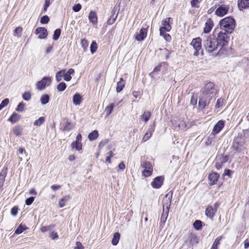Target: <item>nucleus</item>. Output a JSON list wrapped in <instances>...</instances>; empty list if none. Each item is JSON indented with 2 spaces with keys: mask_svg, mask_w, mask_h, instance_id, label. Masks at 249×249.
Segmentation results:
<instances>
[{
  "mask_svg": "<svg viewBox=\"0 0 249 249\" xmlns=\"http://www.w3.org/2000/svg\"><path fill=\"white\" fill-rule=\"evenodd\" d=\"M9 100L8 98L4 99L1 103L0 105L1 106H2L3 107L7 106L8 104H9Z\"/></svg>",
  "mask_w": 249,
  "mask_h": 249,
  "instance_id": "nucleus-61",
  "label": "nucleus"
},
{
  "mask_svg": "<svg viewBox=\"0 0 249 249\" xmlns=\"http://www.w3.org/2000/svg\"><path fill=\"white\" fill-rule=\"evenodd\" d=\"M27 229L25 225H20L15 231V233L19 234Z\"/></svg>",
  "mask_w": 249,
  "mask_h": 249,
  "instance_id": "nucleus-40",
  "label": "nucleus"
},
{
  "mask_svg": "<svg viewBox=\"0 0 249 249\" xmlns=\"http://www.w3.org/2000/svg\"><path fill=\"white\" fill-rule=\"evenodd\" d=\"M229 34L227 32L223 31L218 33L216 39L217 43L219 46L221 47V48L217 53V55L221 56L225 54V52L227 50L226 46L228 44L230 40Z\"/></svg>",
  "mask_w": 249,
  "mask_h": 249,
  "instance_id": "nucleus-2",
  "label": "nucleus"
},
{
  "mask_svg": "<svg viewBox=\"0 0 249 249\" xmlns=\"http://www.w3.org/2000/svg\"><path fill=\"white\" fill-rule=\"evenodd\" d=\"M229 9V6L221 5L216 10L215 12V15L219 17H223L227 14Z\"/></svg>",
  "mask_w": 249,
  "mask_h": 249,
  "instance_id": "nucleus-13",
  "label": "nucleus"
},
{
  "mask_svg": "<svg viewBox=\"0 0 249 249\" xmlns=\"http://www.w3.org/2000/svg\"><path fill=\"white\" fill-rule=\"evenodd\" d=\"M188 246L190 248L193 247L194 245H196L198 243L197 237L196 235L193 233H191L188 237L187 240Z\"/></svg>",
  "mask_w": 249,
  "mask_h": 249,
  "instance_id": "nucleus-15",
  "label": "nucleus"
},
{
  "mask_svg": "<svg viewBox=\"0 0 249 249\" xmlns=\"http://www.w3.org/2000/svg\"><path fill=\"white\" fill-rule=\"evenodd\" d=\"M22 31V28L21 27H17L14 32V36H16L18 37H20L21 36V33Z\"/></svg>",
  "mask_w": 249,
  "mask_h": 249,
  "instance_id": "nucleus-39",
  "label": "nucleus"
},
{
  "mask_svg": "<svg viewBox=\"0 0 249 249\" xmlns=\"http://www.w3.org/2000/svg\"><path fill=\"white\" fill-rule=\"evenodd\" d=\"M216 211L211 206H208L205 210V214L208 217L213 219Z\"/></svg>",
  "mask_w": 249,
  "mask_h": 249,
  "instance_id": "nucleus-19",
  "label": "nucleus"
},
{
  "mask_svg": "<svg viewBox=\"0 0 249 249\" xmlns=\"http://www.w3.org/2000/svg\"><path fill=\"white\" fill-rule=\"evenodd\" d=\"M69 195L65 196L60 199L58 202V205L60 208H63L65 206L66 202L70 199Z\"/></svg>",
  "mask_w": 249,
  "mask_h": 249,
  "instance_id": "nucleus-26",
  "label": "nucleus"
},
{
  "mask_svg": "<svg viewBox=\"0 0 249 249\" xmlns=\"http://www.w3.org/2000/svg\"><path fill=\"white\" fill-rule=\"evenodd\" d=\"M225 125L224 121L219 120L214 126L212 133L214 135L218 133L224 127Z\"/></svg>",
  "mask_w": 249,
  "mask_h": 249,
  "instance_id": "nucleus-17",
  "label": "nucleus"
},
{
  "mask_svg": "<svg viewBox=\"0 0 249 249\" xmlns=\"http://www.w3.org/2000/svg\"><path fill=\"white\" fill-rule=\"evenodd\" d=\"M114 106H115L114 104L111 103V104H110L108 106H107L106 107V108L105 109V112L107 116H109L111 113V112H112V110H113Z\"/></svg>",
  "mask_w": 249,
  "mask_h": 249,
  "instance_id": "nucleus-30",
  "label": "nucleus"
},
{
  "mask_svg": "<svg viewBox=\"0 0 249 249\" xmlns=\"http://www.w3.org/2000/svg\"><path fill=\"white\" fill-rule=\"evenodd\" d=\"M81 44L85 50H86L88 47L89 43L86 39H82L81 41Z\"/></svg>",
  "mask_w": 249,
  "mask_h": 249,
  "instance_id": "nucleus-53",
  "label": "nucleus"
},
{
  "mask_svg": "<svg viewBox=\"0 0 249 249\" xmlns=\"http://www.w3.org/2000/svg\"><path fill=\"white\" fill-rule=\"evenodd\" d=\"M216 37L213 34L207 36L203 42V47L206 51L212 53L215 51L219 46Z\"/></svg>",
  "mask_w": 249,
  "mask_h": 249,
  "instance_id": "nucleus-4",
  "label": "nucleus"
},
{
  "mask_svg": "<svg viewBox=\"0 0 249 249\" xmlns=\"http://www.w3.org/2000/svg\"><path fill=\"white\" fill-rule=\"evenodd\" d=\"M219 177V175L216 173H212L209 176V179L212 184H214Z\"/></svg>",
  "mask_w": 249,
  "mask_h": 249,
  "instance_id": "nucleus-23",
  "label": "nucleus"
},
{
  "mask_svg": "<svg viewBox=\"0 0 249 249\" xmlns=\"http://www.w3.org/2000/svg\"><path fill=\"white\" fill-rule=\"evenodd\" d=\"M81 7H82L80 3H77L76 4H75L72 7V10L73 11H74L75 12H79L81 10Z\"/></svg>",
  "mask_w": 249,
  "mask_h": 249,
  "instance_id": "nucleus-55",
  "label": "nucleus"
},
{
  "mask_svg": "<svg viewBox=\"0 0 249 249\" xmlns=\"http://www.w3.org/2000/svg\"><path fill=\"white\" fill-rule=\"evenodd\" d=\"M164 181V178L162 176H158L154 178L153 181L151 182V185L154 188L159 189L163 184Z\"/></svg>",
  "mask_w": 249,
  "mask_h": 249,
  "instance_id": "nucleus-12",
  "label": "nucleus"
},
{
  "mask_svg": "<svg viewBox=\"0 0 249 249\" xmlns=\"http://www.w3.org/2000/svg\"><path fill=\"white\" fill-rule=\"evenodd\" d=\"M35 33L38 35V38L40 39H45L48 36L47 29L44 27H38L35 31Z\"/></svg>",
  "mask_w": 249,
  "mask_h": 249,
  "instance_id": "nucleus-16",
  "label": "nucleus"
},
{
  "mask_svg": "<svg viewBox=\"0 0 249 249\" xmlns=\"http://www.w3.org/2000/svg\"><path fill=\"white\" fill-rule=\"evenodd\" d=\"M197 101V97L196 95L193 94L192 96L190 103L192 105L195 106L196 105Z\"/></svg>",
  "mask_w": 249,
  "mask_h": 249,
  "instance_id": "nucleus-51",
  "label": "nucleus"
},
{
  "mask_svg": "<svg viewBox=\"0 0 249 249\" xmlns=\"http://www.w3.org/2000/svg\"><path fill=\"white\" fill-rule=\"evenodd\" d=\"M34 199L35 197L33 196L28 198L27 199H26L25 204L27 205H30L33 202Z\"/></svg>",
  "mask_w": 249,
  "mask_h": 249,
  "instance_id": "nucleus-58",
  "label": "nucleus"
},
{
  "mask_svg": "<svg viewBox=\"0 0 249 249\" xmlns=\"http://www.w3.org/2000/svg\"><path fill=\"white\" fill-rule=\"evenodd\" d=\"M151 114L149 111H145L143 114L141 116V119L147 122L150 118Z\"/></svg>",
  "mask_w": 249,
  "mask_h": 249,
  "instance_id": "nucleus-36",
  "label": "nucleus"
},
{
  "mask_svg": "<svg viewBox=\"0 0 249 249\" xmlns=\"http://www.w3.org/2000/svg\"><path fill=\"white\" fill-rule=\"evenodd\" d=\"M160 36H162L167 41L170 42L171 40V36L168 34L163 32V35Z\"/></svg>",
  "mask_w": 249,
  "mask_h": 249,
  "instance_id": "nucleus-56",
  "label": "nucleus"
},
{
  "mask_svg": "<svg viewBox=\"0 0 249 249\" xmlns=\"http://www.w3.org/2000/svg\"><path fill=\"white\" fill-rule=\"evenodd\" d=\"M6 173L5 172H2L0 174V186H2L4 182Z\"/></svg>",
  "mask_w": 249,
  "mask_h": 249,
  "instance_id": "nucleus-47",
  "label": "nucleus"
},
{
  "mask_svg": "<svg viewBox=\"0 0 249 249\" xmlns=\"http://www.w3.org/2000/svg\"><path fill=\"white\" fill-rule=\"evenodd\" d=\"M172 124L175 128L178 127L179 129L183 130H185L188 129L187 124H186V120H185V118L177 122L174 120L173 121Z\"/></svg>",
  "mask_w": 249,
  "mask_h": 249,
  "instance_id": "nucleus-11",
  "label": "nucleus"
},
{
  "mask_svg": "<svg viewBox=\"0 0 249 249\" xmlns=\"http://www.w3.org/2000/svg\"><path fill=\"white\" fill-rule=\"evenodd\" d=\"M224 100L222 98L217 99L216 104L215 105V108H218L221 107L223 105Z\"/></svg>",
  "mask_w": 249,
  "mask_h": 249,
  "instance_id": "nucleus-50",
  "label": "nucleus"
},
{
  "mask_svg": "<svg viewBox=\"0 0 249 249\" xmlns=\"http://www.w3.org/2000/svg\"><path fill=\"white\" fill-rule=\"evenodd\" d=\"M50 97L48 94H44L40 98V102L42 105L47 104L49 101Z\"/></svg>",
  "mask_w": 249,
  "mask_h": 249,
  "instance_id": "nucleus-38",
  "label": "nucleus"
},
{
  "mask_svg": "<svg viewBox=\"0 0 249 249\" xmlns=\"http://www.w3.org/2000/svg\"><path fill=\"white\" fill-rule=\"evenodd\" d=\"M202 0H192L191 1V6L193 8H198L199 7V3Z\"/></svg>",
  "mask_w": 249,
  "mask_h": 249,
  "instance_id": "nucleus-44",
  "label": "nucleus"
},
{
  "mask_svg": "<svg viewBox=\"0 0 249 249\" xmlns=\"http://www.w3.org/2000/svg\"><path fill=\"white\" fill-rule=\"evenodd\" d=\"M155 126L154 124L150 126L148 131L145 134L144 137L142 138V141L143 142L147 141L151 137L152 133L154 131Z\"/></svg>",
  "mask_w": 249,
  "mask_h": 249,
  "instance_id": "nucleus-20",
  "label": "nucleus"
},
{
  "mask_svg": "<svg viewBox=\"0 0 249 249\" xmlns=\"http://www.w3.org/2000/svg\"><path fill=\"white\" fill-rule=\"evenodd\" d=\"M173 23V19L171 18H167L162 21V27L160 29V35H163V32H169L171 29V24Z\"/></svg>",
  "mask_w": 249,
  "mask_h": 249,
  "instance_id": "nucleus-7",
  "label": "nucleus"
},
{
  "mask_svg": "<svg viewBox=\"0 0 249 249\" xmlns=\"http://www.w3.org/2000/svg\"><path fill=\"white\" fill-rule=\"evenodd\" d=\"M20 115L16 113H13L10 117L8 119V121L14 124L17 122L20 119Z\"/></svg>",
  "mask_w": 249,
  "mask_h": 249,
  "instance_id": "nucleus-28",
  "label": "nucleus"
},
{
  "mask_svg": "<svg viewBox=\"0 0 249 249\" xmlns=\"http://www.w3.org/2000/svg\"><path fill=\"white\" fill-rule=\"evenodd\" d=\"M25 105L23 102H20L18 105L16 110L18 111H22L24 110Z\"/></svg>",
  "mask_w": 249,
  "mask_h": 249,
  "instance_id": "nucleus-54",
  "label": "nucleus"
},
{
  "mask_svg": "<svg viewBox=\"0 0 249 249\" xmlns=\"http://www.w3.org/2000/svg\"><path fill=\"white\" fill-rule=\"evenodd\" d=\"M61 31L60 29H56L54 32V34L53 36V39L54 40H57L60 37L61 35Z\"/></svg>",
  "mask_w": 249,
  "mask_h": 249,
  "instance_id": "nucleus-42",
  "label": "nucleus"
},
{
  "mask_svg": "<svg viewBox=\"0 0 249 249\" xmlns=\"http://www.w3.org/2000/svg\"><path fill=\"white\" fill-rule=\"evenodd\" d=\"M215 135L212 132V133L206 138L205 143L206 145H210L212 144L215 138Z\"/></svg>",
  "mask_w": 249,
  "mask_h": 249,
  "instance_id": "nucleus-34",
  "label": "nucleus"
},
{
  "mask_svg": "<svg viewBox=\"0 0 249 249\" xmlns=\"http://www.w3.org/2000/svg\"><path fill=\"white\" fill-rule=\"evenodd\" d=\"M63 78L66 81H70L71 79V76L66 72V71L64 72Z\"/></svg>",
  "mask_w": 249,
  "mask_h": 249,
  "instance_id": "nucleus-57",
  "label": "nucleus"
},
{
  "mask_svg": "<svg viewBox=\"0 0 249 249\" xmlns=\"http://www.w3.org/2000/svg\"><path fill=\"white\" fill-rule=\"evenodd\" d=\"M74 249H84V247L80 242H76V246Z\"/></svg>",
  "mask_w": 249,
  "mask_h": 249,
  "instance_id": "nucleus-62",
  "label": "nucleus"
},
{
  "mask_svg": "<svg viewBox=\"0 0 249 249\" xmlns=\"http://www.w3.org/2000/svg\"><path fill=\"white\" fill-rule=\"evenodd\" d=\"M141 166L144 169L142 171L143 176L148 177L151 175L153 172V166L149 161H145L142 162Z\"/></svg>",
  "mask_w": 249,
  "mask_h": 249,
  "instance_id": "nucleus-8",
  "label": "nucleus"
},
{
  "mask_svg": "<svg viewBox=\"0 0 249 249\" xmlns=\"http://www.w3.org/2000/svg\"><path fill=\"white\" fill-rule=\"evenodd\" d=\"M88 18L89 21L93 25L97 24L98 22V18L97 14L95 12L91 11L89 14Z\"/></svg>",
  "mask_w": 249,
  "mask_h": 249,
  "instance_id": "nucleus-21",
  "label": "nucleus"
},
{
  "mask_svg": "<svg viewBox=\"0 0 249 249\" xmlns=\"http://www.w3.org/2000/svg\"><path fill=\"white\" fill-rule=\"evenodd\" d=\"M51 4V0H45V4L44 5L43 10L44 12H46L47 10V8L50 6Z\"/></svg>",
  "mask_w": 249,
  "mask_h": 249,
  "instance_id": "nucleus-59",
  "label": "nucleus"
},
{
  "mask_svg": "<svg viewBox=\"0 0 249 249\" xmlns=\"http://www.w3.org/2000/svg\"><path fill=\"white\" fill-rule=\"evenodd\" d=\"M219 25L223 31L229 34H231L235 27V20L230 17L221 19L219 22Z\"/></svg>",
  "mask_w": 249,
  "mask_h": 249,
  "instance_id": "nucleus-5",
  "label": "nucleus"
},
{
  "mask_svg": "<svg viewBox=\"0 0 249 249\" xmlns=\"http://www.w3.org/2000/svg\"><path fill=\"white\" fill-rule=\"evenodd\" d=\"M67 87V85L64 82L60 83L57 86V89L59 91H64Z\"/></svg>",
  "mask_w": 249,
  "mask_h": 249,
  "instance_id": "nucleus-41",
  "label": "nucleus"
},
{
  "mask_svg": "<svg viewBox=\"0 0 249 249\" xmlns=\"http://www.w3.org/2000/svg\"><path fill=\"white\" fill-rule=\"evenodd\" d=\"M213 27V22L211 18H209L205 23L204 28V32L209 33Z\"/></svg>",
  "mask_w": 249,
  "mask_h": 249,
  "instance_id": "nucleus-22",
  "label": "nucleus"
},
{
  "mask_svg": "<svg viewBox=\"0 0 249 249\" xmlns=\"http://www.w3.org/2000/svg\"><path fill=\"white\" fill-rule=\"evenodd\" d=\"M222 238L223 237L222 236H218L215 239L212 245L218 247V246L220 245V242Z\"/></svg>",
  "mask_w": 249,
  "mask_h": 249,
  "instance_id": "nucleus-52",
  "label": "nucleus"
},
{
  "mask_svg": "<svg viewBox=\"0 0 249 249\" xmlns=\"http://www.w3.org/2000/svg\"><path fill=\"white\" fill-rule=\"evenodd\" d=\"M82 140V136L80 134H78L76 137V141H74L71 143V148L72 149H76L77 150L79 151L82 148V145L81 142Z\"/></svg>",
  "mask_w": 249,
  "mask_h": 249,
  "instance_id": "nucleus-14",
  "label": "nucleus"
},
{
  "mask_svg": "<svg viewBox=\"0 0 249 249\" xmlns=\"http://www.w3.org/2000/svg\"><path fill=\"white\" fill-rule=\"evenodd\" d=\"M18 209L16 207H14L11 210V213L14 216H16L18 213Z\"/></svg>",
  "mask_w": 249,
  "mask_h": 249,
  "instance_id": "nucleus-60",
  "label": "nucleus"
},
{
  "mask_svg": "<svg viewBox=\"0 0 249 249\" xmlns=\"http://www.w3.org/2000/svg\"><path fill=\"white\" fill-rule=\"evenodd\" d=\"M120 9V4L116 5L112 11V15L118 16L119 11Z\"/></svg>",
  "mask_w": 249,
  "mask_h": 249,
  "instance_id": "nucleus-49",
  "label": "nucleus"
},
{
  "mask_svg": "<svg viewBox=\"0 0 249 249\" xmlns=\"http://www.w3.org/2000/svg\"><path fill=\"white\" fill-rule=\"evenodd\" d=\"M193 225L195 229L198 230L202 227V222L198 220H196L194 222Z\"/></svg>",
  "mask_w": 249,
  "mask_h": 249,
  "instance_id": "nucleus-43",
  "label": "nucleus"
},
{
  "mask_svg": "<svg viewBox=\"0 0 249 249\" xmlns=\"http://www.w3.org/2000/svg\"><path fill=\"white\" fill-rule=\"evenodd\" d=\"M74 127V124L68 120L64 126V130L69 131L71 130Z\"/></svg>",
  "mask_w": 249,
  "mask_h": 249,
  "instance_id": "nucleus-33",
  "label": "nucleus"
},
{
  "mask_svg": "<svg viewBox=\"0 0 249 249\" xmlns=\"http://www.w3.org/2000/svg\"><path fill=\"white\" fill-rule=\"evenodd\" d=\"M238 6L240 9L249 7V0H238Z\"/></svg>",
  "mask_w": 249,
  "mask_h": 249,
  "instance_id": "nucleus-24",
  "label": "nucleus"
},
{
  "mask_svg": "<svg viewBox=\"0 0 249 249\" xmlns=\"http://www.w3.org/2000/svg\"><path fill=\"white\" fill-rule=\"evenodd\" d=\"M215 94L216 89L214 88V84L212 82L207 83L200 91L199 96V107L202 109H204L209 104Z\"/></svg>",
  "mask_w": 249,
  "mask_h": 249,
  "instance_id": "nucleus-1",
  "label": "nucleus"
},
{
  "mask_svg": "<svg viewBox=\"0 0 249 249\" xmlns=\"http://www.w3.org/2000/svg\"><path fill=\"white\" fill-rule=\"evenodd\" d=\"M61 187V185H53L51 186V188L53 191L57 190L60 189Z\"/></svg>",
  "mask_w": 249,
  "mask_h": 249,
  "instance_id": "nucleus-63",
  "label": "nucleus"
},
{
  "mask_svg": "<svg viewBox=\"0 0 249 249\" xmlns=\"http://www.w3.org/2000/svg\"><path fill=\"white\" fill-rule=\"evenodd\" d=\"M125 86V82L122 78L120 79V81L117 84L116 91L119 92L122 90Z\"/></svg>",
  "mask_w": 249,
  "mask_h": 249,
  "instance_id": "nucleus-27",
  "label": "nucleus"
},
{
  "mask_svg": "<svg viewBox=\"0 0 249 249\" xmlns=\"http://www.w3.org/2000/svg\"><path fill=\"white\" fill-rule=\"evenodd\" d=\"M65 71V70H62L59 71H58L56 73L55 78L57 82H60L62 80V77L64 76V72Z\"/></svg>",
  "mask_w": 249,
  "mask_h": 249,
  "instance_id": "nucleus-35",
  "label": "nucleus"
},
{
  "mask_svg": "<svg viewBox=\"0 0 249 249\" xmlns=\"http://www.w3.org/2000/svg\"><path fill=\"white\" fill-rule=\"evenodd\" d=\"M23 99L27 101H29L31 98V94L30 92H25L22 95Z\"/></svg>",
  "mask_w": 249,
  "mask_h": 249,
  "instance_id": "nucleus-46",
  "label": "nucleus"
},
{
  "mask_svg": "<svg viewBox=\"0 0 249 249\" xmlns=\"http://www.w3.org/2000/svg\"><path fill=\"white\" fill-rule=\"evenodd\" d=\"M245 143V135L239 134L233 140L232 148L236 151L240 152L244 149Z\"/></svg>",
  "mask_w": 249,
  "mask_h": 249,
  "instance_id": "nucleus-6",
  "label": "nucleus"
},
{
  "mask_svg": "<svg viewBox=\"0 0 249 249\" xmlns=\"http://www.w3.org/2000/svg\"><path fill=\"white\" fill-rule=\"evenodd\" d=\"M90 52L91 53H94L97 49V44L95 41H92L90 45Z\"/></svg>",
  "mask_w": 249,
  "mask_h": 249,
  "instance_id": "nucleus-45",
  "label": "nucleus"
},
{
  "mask_svg": "<svg viewBox=\"0 0 249 249\" xmlns=\"http://www.w3.org/2000/svg\"><path fill=\"white\" fill-rule=\"evenodd\" d=\"M98 137V132L97 130H94L89 133L88 138L89 141H93L97 138Z\"/></svg>",
  "mask_w": 249,
  "mask_h": 249,
  "instance_id": "nucleus-32",
  "label": "nucleus"
},
{
  "mask_svg": "<svg viewBox=\"0 0 249 249\" xmlns=\"http://www.w3.org/2000/svg\"><path fill=\"white\" fill-rule=\"evenodd\" d=\"M45 121L44 117H40L34 123V125L36 126H41Z\"/></svg>",
  "mask_w": 249,
  "mask_h": 249,
  "instance_id": "nucleus-37",
  "label": "nucleus"
},
{
  "mask_svg": "<svg viewBox=\"0 0 249 249\" xmlns=\"http://www.w3.org/2000/svg\"><path fill=\"white\" fill-rule=\"evenodd\" d=\"M72 101L75 105H79L82 101V96L80 94L76 93L73 96Z\"/></svg>",
  "mask_w": 249,
  "mask_h": 249,
  "instance_id": "nucleus-25",
  "label": "nucleus"
},
{
  "mask_svg": "<svg viewBox=\"0 0 249 249\" xmlns=\"http://www.w3.org/2000/svg\"><path fill=\"white\" fill-rule=\"evenodd\" d=\"M147 30L146 28H142L139 34L136 36V39L138 41H142L147 36Z\"/></svg>",
  "mask_w": 249,
  "mask_h": 249,
  "instance_id": "nucleus-18",
  "label": "nucleus"
},
{
  "mask_svg": "<svg viewBox=\"0 0 249 249\" xmlns=\"http://www.w3.org/2000/svg\"><path fill=\"white\" fill-rule=\"evenodd\" d=\"M51 83V78L50 77L45 76L41 80L37 83L36 87L38 89L42 90L44 89L46 86H49Z\"/></svg>",
  "mask_w": 249,
  "mask_h": 249,
  "instance_id": "nucleus-9",
  "label": "nucleus"
},
{
  "mask_svg": "<svg viewBox=\"0 0 249 249\" xmlns=\"http://www.w3.org/2000/svg\"><path fill=\"white\" fill-rule=\"evenodd\" d=\"M51 237L52 238V239H56L58 238V236L56 232H52L51 233Z\"/></svg>",
  "mask_w": 249,
  "mask_h": 249,
  "instance_id": "nucleus-64",
  "label": "nucleus"
},
{
  "mask_svg": "<svg viewBox=\"0 0 249 249\" xmlns=\"http://www.w3.org/2000/svg\"><path fill=\"white\" fill-rule=\"evenodd\" d=\"M191 45L193 46L195 52L194 53V55L198 56L199 54V51L201 49V39L199 37L194 38L191 43Z\"/></svg>",
  "mask_w": 249,
  "mask_h": 249,
  "instance_id": "nucleus-10",
  "label": "nucleus"
},
{
  "mask_svg": "<svg viewBox=\"0 0 249 249\" xmlns=\"http://www.w3.org/2000/svg\"><path fill=\"white\" fill-rule=\"evenodd\" d=\"M172 198V193L169 195L166 194L162 201L163 212L160 218V223L164 224L168 216L171 201Z\"/></svg>",
  "mask_w": 249,
  "mask_h": 249,
  "instance_id": "nucleus-3",
  "label": "nucleus"
},
{
  "mask_svg": "<svg viewBox=\"0 0 249 249\" xmlns=\"http://www.w3.org/2000/svg\"><path fill=\"white\" fill-rule=\"evenodd\" d=\"M120 238V234L119 232H115L111 241L112 244L114 246H116L118 244L119 239Z\"/></svg>",
  "mask_w": 249,
  "mask_h": 249,
  "instance_id": "nucleus-31",
  "label": "nucleus"
},
{
  "mask_svg": "<svg viewBox=\"0 0 249 249\" xmlns=\"http://www.w3.org/2000/svg\"><path fill=\"white\" fill-rule=\"evenodd\" d=\"M14 134L17 136H19L21 135L22 128L21 126H15L12 130Z\"/></svg>",
  "mask_w": 249,
  "mask_h": 249,
  "instance_id": "nucleus-29",
  "label": "nucleus"
},
{
  "mask_svg": "<svg viewBox=\"0 0 249 249\" xmlns=\"http://www.w3.org/2000/svg\"><path fill=\"white\" fill-rule=\"evenodd\" d=\"M49 17L47 15H45L41 18L40 22L41 24H47L49 22Z\"/></svg>",
  "mask_w": 249,
  "mask_h": 249,
  "instance_id": "nucleus-48",
  "label": "nucleus"
}]
</instances>
